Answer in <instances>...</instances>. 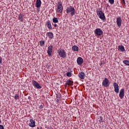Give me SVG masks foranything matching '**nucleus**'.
<instances>
[{
  "instance_id": "obj_3",
  "label": "nucleus",
  "mask_w": 129,
  "mask_h": 129,
  "mask_svg": "<svg viewBox=\"0 0 129 129\" xmlns=\"http://www.w3.org/2000/svg\"><path fill=\"white\" fill-rule=\"evenodd\" d=\"M66 12L67 14H69L71 13V16H72V17H73V16L75 15V9L72 6L67 7Z\"/></svg>"
},
{
  "instance_id": "obj_4",
  "label": "nucleus",
  "mask_w": 129,
  "mask_h": 129,
  "mask_svg": "<svg viewBox=\"0 0 129 129\" xmlns=\"http://www.w3.org/2000/svg\"><path fill=\"white\" fill-rule=\"evenodd\" d=\"M102 86L104 87H108L109 86V85L110 84V83L109 82V80L108 79L105 78L104 80H103L102 82Z\"/></svg>"
},
{
  "instance_id": "obj_31",
  "label": "nucleus",
  "mask_w": 129,
  "mask_h": 129,
  "mask_svg": "<svg viewBox=\"0 0 129 129\" xmlns=\"http://www.w3.org/2000/svg\"><path fill=\"white\" fill-rule=\"evenodd\" d=\"M122 4H123L124 6H125V1H124V0H122Z\"/></svg>"
},
{
  "instance_id": "obj_1",
  "label": "nucleus",
  "mask_w": 129,
  "mask_h": 129,
  "mask_svg": "<svg viewBox=\"0 0 129 129\" xmlns=\"http://www.w3.org/2000/svg\"><path fill=\"white\" fill-rule=\"evenodd\" d=\"M96 13L97 16L102 21H105V16L104 15V13L101 11V9L97 10Z\"/></svg>"
},
{
  "instance_id": "obj_28",
  "label": "nucleus",
  "mask_w": 129,
  "mask_h": 129,
  "mask_svg": "<svg viewBox=\"0 0 129 129\" xmlns=\"http://www.w3.org/2000/svg\"><path fill=\"white\" fill-rule=\"evenodd\" d=\"M56 98L58 99H61V94L60 93L56 94Z\"/></svg>"
},
{
  "instance_id": "obj_26",
  "label": "nucleus",
  "mask_w": 129,
  "mask_h": 129,
  "mask_svg": "<svg viewBox=\"0 0 129 129\" xmlns=\"http://www.w3.org/2000/svg\"><path fill=\"white\" fill-rule=\"evenodd\" d=\"M67 76L68 77H71V76H72V73H70V72H68L67 73Z\"/></svg>"
},
{
  "instance_id": "obj_41",
  "label": "nucleus",
  "mask_w": 129,
  "mask_h": 129,
  "mask_svg": "<svg viewBox=\"0 0 129 129\" xmlns=\"http://www.w3.org/2000/svg\"><path fill=\"white\" fill-rule=\"evenodd\" d=\"M101 64H102V62L101 63Z\"/></svg>"
},
{
  "instance_id": "obj_9",
  "label": "nucleus",
  "mask_w": 129,
  "mask_h": 129,
  "mask_svg": "<svg viewBox=\"0 0 129 129\" xmlns=\"http://www.w3.org/2000/svg\"><path fill=\"white\" fill-rule=\"evenodd\" d=\"M52 52H53V45H50L48 47L47 54L48 56H52Z\"/></svg>"
},
{
  "instance_id": "obj_13",
  "label": "nucleus",
  "mask_w": 129,
  "mask_h": 129,
  "mask_svg": "<svg viewBox=\"0 0 129 129\" xmlns=\"http://www.w3.org/2000/svg\"><path fill=\"white\" fill-rule=\"evenodd\" d=\"M116 24L119 28L121 26V18L118 17L116 19Z\"/></svg>"
},
{
  "instance_id": "obj_32",
  "label": "nucleus",
  "mask_w": 129,
  "mask_h": 129,
  "mask_svg": "<svg viewBox=\"0 0 129 129\" xmlns=\"http://www.w3.org/2000/svg\"><path fill=\"white\" fill-rule=\"evenodd\" d=\"M0 129H5V128L4 127V125H0Z\"/></svg>"
},
{
  "instance_id": "obj_6",
  "label": "nucleus",
  "mask_w": 129,
  "mask_h": 129,
  "mask_svg": "<svg viewBox=\"0 0 129 129\" xmlns=\"http://www.w3.org/2000/svg\"><path fill=\"white\" fill-rule=\"evenodd\" d=\"M113 85L114 86V91H115V92L116 93H118V92H119V86H118V84H117V83H116V82H114Z\"/></svg>"
},
{
  "instance_id": "obj_21",
  "label": "nucleus",
  "mask_w": 129,
  "mask_h": 129,
  "mask_svg": "<svg viewBox=\"0 0 129 129\" xmlns=\"http://www.w3.org/2000/svg\"><path fill=\"white\" fill-rule=\"evenodd\" d=\"M66 84L67 85H72V84H73V81H72L70 80H69L67 81Z\"/></svg>"
},
{
  "instance_id": "obj_36",
  "label": "nucleus",
  "mask_w": 129,
  "mask_h": 129,
  "mask_svg": "<svg viewBox=\"0 0 129 129\" xmlns=\"http://www.w3.org/2000/svg\"><path fill=\"white\" fill-rule=\"evenodd\" d=\"M28 99H30V100L32 99V97H31V96H29L28 97Z\"/></svg>"
},
{
  "instance_id": "obj_22",
  "label": "nucleus",
  "mask_w": 129,
  "mask_h": 129,
  "mask_svg": "<svg viewBox=\"0 0 129 129\" xmlns=\"http://www.w3.org/2000/svg\"><path fill=\"white\" fill-rule=\"evenodd\" d=\"M53 23H54V24H56L57 23H58V18L56 17H54L52 19Z\"/></svg>"
},
{
  "instance_id": "obj_20",
  "label": "nucleus",
  "mask_w": 129,
  "mask_h": 129,
  "mask_svg": "<svg viewBox=\"0 0 129 129\" xmlns=\"http://www.w3.org/2000/svg\"><path fill=\"white\" fill-rule=\"evenodd\" d=\"M23 17H24V15L20 13L18 16V20H19L20 22H24V18H23Z\"/></svg>"
},
{
  "instance_id": "obj_18",
  "label": "nucleus",
  "mask_w": 129,
  "mask_h": 129,
  "mask_svg": "<svg viewBox=\"0 0 129 129\" xmlns=\"http://www.w3.org/2000/svg\"><path fill=\"white\" fill-rule=\"evenodd\" d=\"M46 25L49 30H52V25H51V22H50V21H48L47 22H46Z\"/></svg>"
},
{
  "instance_id": "obj_39",
  "label": "nucleus",
  "mask_w": 129,
  "mask_h": 129,
  "mask_svg": "<svg viewBox=\"0 0 129 129\" xmlns=\"http://www.w3.org/2000/svg\"><path fill=\"white\" fill-rule=\"evenodd\" d=\"M108 6H109L108 4H107V7H108Z\"/></svg>"
},
{
  "instance_id": "obj_25",
  "label": "nucleus",
  "mask_w": 129,
  "mask_h": 129,
  "mask_svg": "<svg viewBox=\"0 0 129 129\" xmlns=\"http://www.w3.org/2000/svg\"><path fill=\"white\" fill-rule=\"evenodd\" d=\"M19 97H20V96H19L18 94L15 95L14 98L16 100H18V99H19Z\"/></svg>"
},
{
  "instance_id": "obj_7",
  "label": "nucleus",
  "mask_w": 129,
  "mask_h": 129,
  "mask_svg": "<svg viewBox=\"0 0 129 129\" xmlns=\"http://www.w3.org/2000/svg\"><path fill=\"white\" fill-rule=\"evenodd\" d=\"M95 34L96 36H101L103 34V32L100 28H97L95 31Z\"/></svg>"
},
{
  "instance_id": "obj_40",
  "label": "nucleus",
  "mask_w": 129,
  "mask_h": 129,
  "mask_svg": "<svg viewBox=\"0 0 129 129\" xmlns=\"http://www.w3.org/2000/svg\"><path fill=\"white\" fill-rule=\"evenodd\" d=\"M40 129H43V128H42V127H40Z\"/></svg>"
},
{
  "instance_id": "obj_8",
  "label": "nucleus",
  "mask_w": 129,
  "mask_h": 129,
  "mask_svg": "<svg viewBox=\"0 0 129 129\" xmlns=\"http://www.w3.org/2000/svg\"><path fill=\"white\" fill-rule=\"evenodd\" d=\"M32 84L37 89H41V88H42V86H41L40 84L35 80L32 81Z\"/></svg>"
},
{
  "instance_id": "obj_12",
  "label": "nucleus",
  "mask_w": 129,
  "mask_h": 129,
  "mask_svg": "<svg viewBox=\"0 0 129 129\" xmlns=\"http://www.w3.org/2000/svg\"><path fill=\"white\" fill-rule=\"evenodd\" d=\"M77 62L78 65H82V63H83V62H84V60H83V58H82V57H79L77 59Z\"/></svg>"
},
{
  "instance_id": "obj_24",
  "label": "nucleus",
  "mask_w": 129,
  "mask_h": 129,
  "mask_svg": "<svg viewBox=\"0 0 129 129\" xmlns=\"http://www.w3.org/2000/svg\"><path fill=\"white\" fill-rule=\"evenodd\" d=\"M39 43L40 46H43L45 44V42H44V41L41 40L39 41Z\"/></svg>"
},
{
  "instance_id": "obj_5",
  "label": "nucleus",
  "mask_w": 129,
  "mask_h": 129,
  "mask_svg": "<svg viewBox=\"0 0 129 129\" xmlns=\"http://www.w3.org/2000/svg\"><path fill=\"white\" fill-rule=\"evenodd\" d=\"M63 12V5H62L61 2L57 3V13L61 14Z\"/></svg>"
},
{
  "instance_id": "obj_16",
  "label": "nucleus",
  "mask_w": 129,
  "mask_h": 129,
  "mask_svg": "<svg viewBox=\"0 0 129 129\" xmlns=\"http://www.w3.org/2000/svg\"><path fill=\"white\" fill-rule=\"evenodd\" d=\"M118 51H121V52H124V51H125L124 47L123 45H118Z\"/></svg>"
},
{
  "instance_id": "obj_11",
  "label": "nucleus",
  "mask_w": 129,
  "mask_h": 129,
  "mask_svg": "<svg viewBox=\"0 0 129 129\" xmlns=\"http://www.w3.org/2000/svg\"><path fill=\"white\" fill-rule=\"evenodd\" d=\"M119 96L121 99H122V98L124 96V89H121L120 90Z\"/></svg>"
},
{
  "instance_id": "obj_35",
  "label": "nucleus",
  "mask_w": 129,
  "mask_h": 129,
  "mask_svg": "<svg viewBox=\"0 0 129 129\" xmlns=\"http://www.w3.org/2000/svg\"><path fill=\"white\" fill-rule=\"evenodd\" d=\"M53 26H54V27H55V28H56V27H57V24H54L53 25Z\"/></svg>"
},
{
  "instance_id": "obj_23",
  "label": "nucleus",
  "mask_w": 129,
  "mask_h": 129,
  "mask_svg": "<svg viewBox=\"0 0 129 129\" xmlns=\"http://www.w3.org/2000/svg\"><path fill=\"white\" fill-rule=\"evenodd\" d=\"M123 63L125 64V65H127V66H129V60H125L123 61Z\"/></svg>"
},
{
  "instance_id": "obj_33",
  "label": "nucleus",
  "mask_w": 129,
  "mask_h": 129,
  "mask_svg": "<svg viewBox=\"0 0 129 129\" xmlns=\"http://www.w3.org/2000/svg\"><path fill=\"white\" fill-rule=\"evenodd\" d=\"M2 60L3 59L2 58V57H0V64H2L3 63Z\"/></svg>"
},
{
  "instance_id": "obj_17",
  "label": "nucleus",
  "mask_w": 129,
  "mask_h": 129,
  "mask_svg": "<svg viewBox=\"0 0 129 129\" xmlns=\"http://www.w3.org/2000/svg\"><path fill=\"white\" fill-rule=\"evenodd\" d=\"M79 77L81 79H84L85 77V73L83 72H81V73L79 74Z\"/></svg>"
},
{
  "instance_id": "obj_10",
  "label": "nucleus",
  "mask_w": 129,
  "mask_h": 129,
  "mask_svg": "<svg viewBox=\"0 0 129 129\" xmlns=\"http://www.w3.org/2000/svg\"><path fill=\"white\" fill-rule=\"evenodd\" d=\"M41 5H42V2L41 1V0H36L35 7L37 8V11H38V12L40 11L38 9H39V8H41Z\"/></svg>"
},
{
  "instance_id": "obj_27",
  "label": "nucleus",
  "mask_w": 129,
  "mask_h": 129,
  "mask_svg": "<svg viewBox=\"0 0 129 129\" xmlns=\"http://www.w3.org/2000/svg\"><path fill=\"white\" fill-rule=\"evenodd\" d=\"M99 121L100 123H101V122H103V118H102V116H100V120H99Z\"/></svg>"
},
{
  "instance_id": "obj_29",
  "label": "nucleus",
  "mask_w": 129,
  "mask_h": 129,
  "mask_svg": "<svg viewBox=\"0 0 129 129\" xmlns=\"http://www.w3.org/2000/svg\"><path fill=\"white\" fill-rule=\"evenodd\" d=\"M109 3H110L111 5H113L114 4V0H109Z\"/></svg>"
},
{
  "instance_id": "obj_34",
  "label": "nucleus",
  "mask_w": 129,
  "mask_h": 129,
  "mask_svg": "<svg viewBox=\"0 0 129 129\" xmlns=\"http://www.w3.org/2000/svg\"><path fill=\"white\" fill-rule=\"evenodd\" d=\"M60 99H61L57 98L56 101H57V102H59V101H60Z\"/></svg>"
},
{
  "instance_id": "obj_38",
  "label": "nucleus",
  "mask_w": 129,
  "mask_h": 129,
  "mask_svg": "<svg viewBox=\"0 0 129 129\" xmlns=\"http://www.w3.org/2000/svg\"><path fill=\"white\" fill-rule=\"evenodd\" d=\"M1 122H2V120H1V118H0V123H1Z\"/></svg>"
},
{
  "instance_id": "obj_19",
  "label": "nucleus",
  "mask_w": 129,
  "mask_h": 129,
  "mask_svg": "<svg viewBox=\"0 0 129 129\" xmlns=\"http://www.w3.org/2000/svg\"><path fill=\"white\" fill-rule=\"evenodd\" d=\"M72 49L74 52H77L79 50V48L78 47V46L76 45H73L72 46Z\"/></svg>"
},
{
  "instance_id": "obj_30",
  "label": "nucleus",
  "mask_w": 129,
  "mask_h": 129,
  "mask_svg": "<svg viewBox=\"0 0 129 129\" xmlns=\"http://www.w3.org/2000/svg\"><path fill=\"white\" fill-rule=\"evenodd\" d=\"M39 108L40 109H42V108H44V105H40L39 106Z\"/></svg>"
},
{
  "instance_id": "obj_14",
  "label": "nucleus",
  "mask_w": 129,
  "mask_h": 129,
  "mask_svg": "<svg viewBox=\"0 0 129 129\" xmlns=\"http://www.w3.org/2000/svg\"><path fill=\"white\" fill-rule=\"evenodd\" d=\"M30 122V123H29V125L30 126V127H35V126H36L35 121L34 120L31 119Z\"/></svg>"
},
{
  "instance_id": "obj_37",
  "label": "nucleus",
  "mask_w": 129,
  "mask_h": 129,
  "mask_svg": "<svg viewBox=\"0 0 129 129\" xmlns=\"http://www.w3.org/2000/svg\"><path fill=\"white\" fill-rule=\"evenodd\" d=\"M47 129H53V128H52V127H47Z\"/></svg>"
},
{
  "instance_id": "obj_2",
  "label": "nucleus",
  "mask_w": 129,
  "mask_h": 129,
  "mask_svg": "<svg viewBox=\"0 0 129 129\" xmlns=\"http://www.w3.org/2000/svg\"><path fill=\"white\" fill-rule=\"evenodd\" d=\"M57 53L60 57L61 58H66L67 56V53L64 49L59 48L57 50Z\"/></svg>"
},
{
  "instance_id": "obj_15",
  "label": "nucleus",
  "mask_w": 129,
  "mask_h": 129,
  "mask_svg": "<svg viewBox=\"0 0 129 129\" xmlns=\"http://www.w3.org/2000/svg\"><path fill=\"white\" fill-rule=\"evenodd\" d=\"M46 35L48 38H49V39H53L54 38V34H53V33L51 32H47Z\"/></svg>"
}]
</instances>
